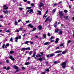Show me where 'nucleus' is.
<instances>
[{
  "label": "nucleus",
  "instance_id": "3",
  "mask_svg": "<svg viewBox=\"0 0 74 74\" xmlns=\"http://www.w3.org/2000/svg\"><path fill=\"white\" fill-rule=\"evenodd\" d=\"M49 16L47 18L46 20L45 21V22H47V21H49V22H51V21H52V18H51L48 20V19H49Z\"/></svg>",
  "mask_w": 74,
  "mask_h": 74
},
{
  "label": "nucleus",
  "instance_id": "21",
  "mask_svg": "<svg viewBox=\"0 0 74 74\" xmlns=\"http://www.w3.org/2000/svg\"><path fill=\"white\" fill-rule=\"evenodd\" d=\"M43 44L44 45H48V44H49V43L48 42H47L44 43Z\"/></svg>",
  "mask_w": 74,
  "mask_h": 74
},
{
  "label": "nucleus",
  "instance_id": "5",
  "mask_svg": "<svg viewBox=\"0 0 74 74\" xmlns=\"http://www.w3.org/2000/svg\"><path fill=\"white\" fill-rule=\"evenodd\" d=\"M61 52H62V50H58L57 51H55L54 53H60Z\"/></svg>",
  "mask_w": 74,
  "mask_h": 74
},
{
  "label": "nucleus",
  "instance_id": "15",
  "mask_svg": "<svg viewBox=\"0 0 74 74\" xmlns=\"http://www.w3.org/2000/svg\"><path fill=\"white\" fill-rule=\"evenodd\" d=\"M59 31H60V32H59V33L60 34H62L63 33V32H62V31L61 29H60Z\"/></svg>",
  "mask_w": 74,
  "mask_h": 74
},
{
  "label": "nucleus",
  "instance_id": "1",
  "mask_svg": "<svg viewBox=\"0 0 74 74\" xmlns=\"http://www.w3.org/2000/svg\"><path fill=\"white\" fill-rule=\"evenodd\" d=\"M66 63H67V62H65L62 63L60 65H61V66H62V68L64 69L66 67Z\"/></svg>",
  "mask_w": 74,
  "mask_h": 74
},
{
  "label": "nucleus",
  "instance_id": "19",
  "mask_svg": "<svg viewBox=\"0 0 74 74\" xmlns=\"http://www.w3.org/2000/svg\"><path fill=\"white\" fill-rule=\"evenodd\" d=\"M66 53H67V51L66 50H65L64 51H63L62 53V54H66Z\"/></svg>",
  "mask_w": 74,
  "mask_h": 74
},
{
  "label": "nucleus",
  "instance_id": "53",
  "mask_svg": "<svg viewBox=\"0 0 74 74\" xmlns=\"http://www.w3.org/2000/svg\"><path fill=\"white\" fill-rule=\"evenodd\" d=\"M45 63L46 64H48V61H46Z\"/></svg>",
  "mask_w": 74,
  "mask_h": 74
},
{
  "label": "nucleus",
  "instance_id": "36",
  "mask_svg": "<svg viewBox=\"0 0 74 74\" xmlns=\"http://www.w3.org/2000/svg\"><path fill=\"white\" fill-rule=\"evenodd\" d=\"M31 8L30 7H27V9L28 10H30V9H31Z\"/></svg>",
  "mask_w": 74,
  "mask_h": 74
},
{
  "label": "nucleus",
  "instance_id": "46",
  "mask_svg": "<svg viewBox=\"0 0 74 74\" xmlns=\"http://www.w3.org/2000/svg\"><path fill=\"white\" fill-rule=\"evenodd\" d=\"M25 22H26V23H29V21H26Z\"/></svg>",
  "mask_w": 74,
  "mask_h": 74
},
{
  "label": "nucleus",
  "instance_id": "12",
  "mask_svg": "<svg viewBox=\"0 0 74 74\" xmlns=\"http://www.w3.org/2000/svg\"><path fill=\"white\" fill-rule=\"evenodd\" d=\"M59 41V38H57L56 39V40L55 41V43H58Z\"/></svg>",
  "mask_w": 74,
  "mask_h": 74
},
{
  "label": "nucleus",
  "instance_id": "17",
  "mask_svg": "<svg viewBox=\"0 0 74 74\" xmlns=\"http://www.w3.org/2000/svg\"><path fill=\"white\" fill-rule=\"evenodd\" d=\"M28 26L29 27H30L31 28H33L34 27V26L33 25H32L31 24H29L28 25Z\"/></svg>",
  "mask_w": 74,
  "mask_h": 74
},
{
  "label": "nucleus",
  "instance_id": "55",
  "mask_svg": "<svg viewBox=\"0 0 74 74\" xmlns=\"http://www.w3.org/2000/svg\"><path fill=\"white\" fill-rule=\"evenodd\" d=\"M0 18H3V15H1Z\"/></svg>",
  "mask_w": 74,
  "mask_h": 74
},
{
  "label": "nucleus",
  "instance_id": "35",
  "mask_svg": "<svg viewBox=\"0 0 74 74\" xmlns=\"http://www.w3.org/2000/svg\"><path fill=\"white\" fill-rule=\"evenodd\" d=\"M19 30H18V29H16V30L15 31V32H19Z\"/></svg>",
  "mask_w": 74,
  "mask_h": 74
},
{
  "label": "nucleus",
  "instance_id": "45",
  "mask_svg": "<svg viewBox=\"0 0 74 74\" xmlns=\"http://www.w3.org/2000/svg\"><path fill=\"white\" fill-rule=\"evenodd\" d=\"M13 40V39H12V38L11 37L10 40V41H12Z\"/></svg>",
  "mask_w": 74,
  "mask_h": 74
},
{
  "label": "nucleus",
  "instance_id": "30",
  "mask_svg": "<svg viewBox=\"0 0 74 74\" xmlns=\"http://www.w3.org/2000/svg\"><path fill=\"white\" fill-rule=\"evenodd\" d=\"M26 50H30V48L29 47H27L26 48Z\"/></svg>",
  "mask_w": 74,
  "mask_h": 74
},
{
  "label": "nucleus",
  "instance_id": "34",
  "mask_svg": "<svg viewBox=\"0 0 74 74\" xmlns=\"http://www.w3.org/2000/svg\"><path fill=\"white\" fill-rule=\"evenodd\" d=\"M22 49V50L23 51V50H24V51H25V50H26V48H22V49Z\"/></svg>",
  "mask_w": 74,
  "mask_h": 74
},
{
  "label": "nucleus",
  "instance_id": "42",
  "mask_svg": "<svg viewBox=\"0 0 74 74\" xmlns=\"http://www.w3.org/2000/svg\"><path fill=\"white\" fill-rule=\"evenodd\" d=\"M56 5H57V3H54V4L53 7H55Z\"/></svg>",
  "mask_w": 74,
  "mask_h": 74
},
{
  "label": "nucleus",
  "instance_id": "52",
  "mask_svg": "<svg viewBox=\"0 0 74 74\" xmlns=\"http://www.w3.org/2000/svg\"><path fill=\"white\" fill-rule=\"evenodd\" d=\"M38 7L40 8H41V7H42V5H39Z\"/></svg>",
  "mask_w": 74,
  "mask_h": 74
},
{
  "label": "nucleus",
  "instance_id": "33",
  "mask_svg": "<svg viewBox=\"0 0 74 74\" xmlns=\"http://www.w3.org/2000/svg\"><path fill=\"white\" fill-rule=\"evenodd\" d=\"M56 9H53V12H52V13H53V12H55L56 11Z\"/></svg>",
  "mask_w": 74,
  "mask_h": 74
},
{
  "label": "nucleus",
  "instance_id": "8",
  "mask_svg": "<svg viewBox=\"0 0 74 74\" xmlns=\"http://www.w3.org/2000/svg\"><path fill=\"white\" fill-rule=\"evenodd\" d=\"M50 56H49V57L50 58H51V57H52L53 56H55V54L53 53H51V54H50L49 55Z\"/></svg>",
  "mask_w": 74,
  "mask_h": 74
},
{
  "label": "nucleus",
  "instance_id": "7",
  "mask_svg": "<svg viewBox=\"0 0 74 74\" xmlns=\"http://www.w3.org/2000/svg\"><path fill=\"white\" fill-rule=\"evenodd\" d=\"M21 36H18L16 37L15 38L16 40H18V39H21Z\"/></svg>",
  "mask_w": 74,
  "mask_h": 74
},
{
  "label": "nucleus",
  "instance_id": "26",
  "mask_svg": "<svg viewBox=\"0 0 74 74\" xmlns=\"http://www.w3.org/2000/svg\"><path fill=\"white\" fill-rule=\"evenodd\" d=\"M50 68H49L48 69H46V71H47V72H49V69Z\"/></svg>",
  "mask_w": 74,
  "mask_h": 74
},
{
  "label": "nucleus",
  "instance_id": "6",
  "mask_svg": "<svg viewBox=\"0 0 74 74\" xmlns=\"http://www.w3.org/2000/svg\"><path fill=\"white\" fill-rule=\"evenodd\" d=\"M63 18L65 19V20H67V19H69V16H67L66 17L64 16Z\"/></svg>",
  "mask_w": 74,
  "mask_h": 74
},
{
  "label": "nucleus",
  "instance_id": "22",
  "mask_svg": "<svg viewBox=\"0 0 74 74\" xmlns=\"http://www.w3.org/2000/svg\"><path fill=\"white\" fill-rule=\"evenodd\" d=\"M9 45H10V44H9V43H7L5 46V48H7V47H9Z\"/></svg>",
  "mask_w": 74,
  "mask_h": 74
},
{
  "label": "nucleus",
  "instance_id": "29",
  "mask_svg": "<svg viewBox=\"0 0 74 74\" xmlns=\"http://www.w3.org/2000/svg\"><path fill=\"white\" fill-rule=\"evenodd\" d=\"M14 53V51H11L10 52V54H12Z\"/></svg>",
  "mask_w": 74,
  "mask_h": 74
},
{
  "label": "nucleus",
  "instance_id": "32",
  "mask_svg": "<svg viewBox=\"0 0 74 74\" xmlns=\"http://www.w3.org/2000/svg\"><path fill=\"white\" fill-rule=\"evenodd\" d=\"M71 42V40H69L68 41V44H70Z\"/></svg>",
  "mask_w": 74,
  "mask_h": 74
},
{
  "label": "nucleus",
  "instance_id": "60",
  "mask_svg": "<svg viewBox=\"0 0 74 74\" xmlns=\"http://www.w3.org/2000/svg\"><path fill=\"white\" fill-rule=\"evenodd\" d=\"M10 68L9 67H8L6 69V70H8L10 69Z\"/></svg>",
  "mask_w": 74,
  "mask_h": 74
},
{
  "label": "nucleus",
  "instance_id": "56",
  "mask_svg": "<svg viewBox=\"0 0 74 74\" xmlns=\"http://www.w3.org/2000/svg\"><path fill=\"white\" fill-rule=\"evenodd\" d=\"M4 46H5V44H3L2 46V48H4Z\"/></svg>",
  "mask_w": 74,
  "mask_h": 74
},
{
  "label": "nucleus",
  "instance_id": "41",
  "mask_svg": "<svg viewBox=\"0 0 74 74\" xmlns=\"http://www.w3.org/2000/svg\"><path fill=\"white\" fill-rule=\"evenodd\" d=\"M63 43H62L60 45V47H63Z\"/></svg>",
  "mask_w": 74,
  "mask_h": 74
},
{
  "label": "nucleus",
  "instance_id": "39",
  "mask_svg": "<svg viewBox=\"0 0 74 74\" xmlns=\"http://www.w3.org/2000/svg\"><path fill=\"white\" fill-rule=\"evenodd\" d=\"M53 62L54 64H57L58 63V61H54Z\"/></svg>",
  "mask_w": 74,
  "mask_h": 74
},
{
  "label": "nucleus",
  "instance_id": "4",
  "mask_svg": "<svg viewBox=\"0 0 74 74\" xmlns=\"http://www.w3.org/2000/svg\"><path fill=\"white\" fill-rule=\"evenodd\" d=\"M9 58L10 59H11L13 61H14V60H15V59L14 58L12 57V56H10Z\"/></svg>",
  "mask_w": 74,
  "mask_h": 74
},
{
  "label": "nucleus",
  "instance_id": "23",
  "mask_svg": "<svg viewBox=\"0 0 74 74\" xmlns=\"http://www.w3.org/2000/svg\"><path fill=\"white\" fill-rule=\"evenodd\" d=\"M37 12L40 15H41V12L40 10H38Z\"/></svg>",
  "mask_w": 74,
  "mask_h": 74
},
{
  "label": "nucleus",
  "instance_id": "28",
  "mask_svg": "<svg viewBox=\"0 0 74 74\" xmlns=\"http://www.w3.org/2000/svg\"><path fill=\"white\" fill-rule=\"evenodd\" d=\"M33 51H30V52H29V55H32V54L33 53Z\"/></svg>",
  "mask_w": 74,
  "mask_h": 74
},
{
  "label": "nucleus",
  "instance_id": "59",
  "mask_svg": "<svg viewBox=\"0 0 74 74\" xmlns=\"http://www.w3.org/2000/svg\"><path fill=\"white\" fill-rule=\"evenodd\" d=\"M30 43L31 44H33V42L31 41L30 42Z\"/></svg>",
  "mask_w": 74,
  "mask_h": 74
},
{
  "label": "nucleus",
  "instance_id": "11",
  "mask_svg": "<svg viewBox=\"0 0 74 74\" xmlns=\"http://www.w3.org/2000/svg\"><path fill=\"white\" fill-rule=\"evenodd\" d=\"M36 54V52H34L33 53V54L32 56V57L34 58V57H35Z\"/></svg>",
  "mask_w": 74,
  "mask_h": 74
},
{
  "label": "nucleus",
  "instance_id": "63",
  "mask_svg": "<svg viewBox=\"0 0 74 74\" xmlns=\"http://www.w3.org/2000/svg\"><path fill=\"white\" fill-rule=\"evenodd\" d=\"M49 56H50L49 54L47 55V58H49Z\"/></svg>",
  "mask_w": 74,
  "mask_h": 74
},
{
  "label": "nucleus",
  "instance_id": "58",
  "mask_svg": "<svg viewBox=\"0 0 74 74\" xmlns=\"http://www.w3.org/2000/svg\"><path fill=\"white\" fill-rule=\"evenodd\" d=\"M48 10H47L45 14V15H46V14H47V13H48Z\"/></svg>",
  "mask_w": 74,
  "mask_h": 74
},
{
  "label": "nucleus",
  "instance_id": "37",
  "mask_svg": "<svg viewBox=\"0 0 74 74\" xmlns=\"http://www.w3.org/2000/svg\"><path fill=\"white\" fill-rule=\"evenodd\" d=\"M27 43H29V41H26L25 42V44H27Z\"/></svg>",
  "mask_w": 74,
  "mask_h": 74
},
{
  "label": "nucleus",
  "instance_id": "44",
  "mask_svg": "<svg viewBox=\"0 0 74 74\" xmlns=\"http://www.w3.org/2000/svg\"><path fill=\"white\" fill-rule=\"evenodd\" d=\"M6 32H7V33H10V31L9 30H7L6 31Z\"/></svg>",
  "mask_w": 74,
  "mask_h": 74
},
{
  "label": "nucleus",
  "instance_id": "43",
  "mask_svg": "<svg viewBox=\"0 0 74 74\" xmlns=\"http://www.w3.org/2000/svg\"><path fill=\"white\" fill-rule=\"evenodd\" d=\"M31 6L32 7H33V6H34V3H32L31 4Z\"/></svg>",
  "mask_w": 74,
  "mask_h": 74
},
{
  "label": "nucleus",
  "instance_id": "20",
  "mask_svg": "<svg viewBox=\"0 0 74 74\" xmlns=\"http://www.w3.org/2000/svg\"><path fill=\"white\" fill-rule=\"evenodd\" d=\"M37 60H39V61H40V62H41L42 60V58H39V59H38Z\"/></svg>",
  "mask_w": 74,
  "mask_h": 74
},
{
  "label": "nucleus",
  "instance_id": "61",
  "mask_svg": "<svg viewBox=\"0 0 74 74\" xmlns=\"http://www.w3.org/2000/svg\"><path fill=\"white\" fill-rule=\"evenodd\" d=\"M21 21V19H19L18 20V22H20Z\"/></svg>",
  "mask_w": 74,
  "mask_h": 74
},
{
  "label": "nucleus",
  "instance_id": "18",
  "mask_svg": "<svg viewBox=\"0 0 74 74\" xmlns=\"http://www.w3.org/2000/svg\"><path fill=\"white\" fill-rule=\"evenodd\" d=\"M59 30L60 29L57 28L56 29H55V32L56 33H58V32H59Z\"/></svg>",
  "mask_w": 74,
  "mask_h": 74
},
{
  "label": "nucleus",
  "instance_id": "48",
  "mask_svg": "<svg viewBox=\"0 0 74 74\" xmlns=\"http://www.w3.org/2000/svg\"><path fill=\"white\" fill-rule=\"evenodd\" d=\"M42 59H43V60H45V57H43L42 58Z\"/></svg>",
  "mask_w": 74,
  "mask_h": 74
},
{
  "label": "nucleus",
  "instance_id": "2",
  "mask_svg": "<svg viewBox=\"0 0 74 74\" xmlns=\"http://www.w3.org/2000/svg\"><path fill=\"white\" fill-rule=\"evenodd\" d=\"M59 14L60 15V18H62L64 16V15H63V14H62V12L61 11H60L59 12Z\"/></svg>",
  "mask_w": 74,
  "mask_h": 74
},
{
  "label": "nucleus",
  "instance_id": "27",
  "mask_svg": "<svg viewBox=\"0 0 74 74\" xmlns=\"http://www.w3.org/2000/svg\"><path fill=\"white\" fill-rule=\"evenodd\" d=\"M29 11H30L31 12L34 13V12H33V9H31L30 10H29Z\"/></svg>",
  "mask_w": 74,
  "mask_h": 74
},
{
  "label": "nucleus",
  "instance_id": "64",
  "mask_svg": "<svg viewBox=\"0 0 74 74\" xmlns=\"http://www.w3.org/2000/svg\"><path fill=\"white\" fill-rule=\"evenodd\" d=\"M60 55H61V54H58L57 55V56H60Z\"/></svg>",
  "mask_w": 74,
  "mask_h": 74
},
{
  "label": "nucleus",
  "instance_id": "51",
  "mask_svg": "<svg viewBox=\"0 0 74 74\" xmlns=\"http://www.w3.org/2000/svg\"><path fill=\"white\" fill-rule=\"evenodd\" d=\"M53 38V36H52L50 38V40H52Z\"/></svg>",
  "mask_w": 74,
  "mask_h": 74
},
{
  "label": "nucleus",
  "instance_id": "54",
  "mask_svg": "<svg viewBox=\"0 0 74 74\" xmlns=\"http://www.w3.org/2000/svg\"><path fill=\"white\" fill-rule=\"evenodd\" d=\"M19 9L20 10H23L22 8H19Z\"/></svg>",
  "mask_w": 74,
  "mask_h": 74
},
{
  "label": "nucleus",
  "instance_id": "25",
  "mask_svg": "<svg viewBox=\"0 0 74 74\" xmlns=\"http://www.w3.org/2000/svg\"><path fill=\"white\" fill-rule=\"evenodd\" d=\"M43 37L44 38H46V34H43Z\"/></svg>",
  "mask_w": 74,
  "mask_h": 74
},
{
  "label": "nucleus",
  "instance_id": "50",
  "mask_svg": "<svg viewBox=\"0 0 74 74\" xmlns=\"http://www.w3.org/2000/svg\"><path fill=\"white\" fill-rule=\"evenodd\" d=\"M37 55H38V56H39V57H41V55L40 54H38Z\"/></svg>",
  "mask_w": 74,
  "mask_h": 74
},
{
  "label": "nucleus",
  "instance_id": "38",
  "mask_svg": "<svg viewBox=\"0 0 74 74\" xmlns=\"http://www.w3.org/2000/svg\"><path fill=\"white\" fill-rule=\"evenodd\" d=\"M45 73H46V71H45L44 72H42L41 73V74H45Z\"/></svg>",
  "mask_w": 74,
  "mask_h": 74
},
{
  "label": "nucleus",
  "instance_id": "16",
  "mask_svg": "<svg viewBox=\"0 0 74 74\" xmlns=\"http://www.w3.org/2000/svg\"><path fill=\"white\" fill-rule=\"evenodd\" d=\"M30 64V62H27L26 63H25L24 64H25V65H29V64Z\"/></svg>",
  "mask_w": 74,
  "mask_h": 74
},
{
  "label": "nucleus",
  "instance_id": "57",
  "mask_svg": "<svg viewBox=\"0 0 74 74\" xmlns=\"http://www.w3.org/2000/svg\"><path fill=\"white\" fill-rule=\"evenodd\" d=\"M22 70H25V68L24 67H22Z\"/></svg>",
  "mask_w": 74,
  "mask_h": 74
},
{
  "label": "nucleus",
  "instance_id": "14",
  "mask_svg": "<svg viewBox=\"0 0 74 74\" xmlns=\"http://www.w3.org/2000/svg\"><path fill=\"white\" fill-rule=\"evenodd\" d=\"M3 12H4V13L5 14H7L8 13V10H4L3 11Z\"/></svg>",
  "mask_w": 74,
  "mask_h": 74
},
{
  "label": "nucleus",
  "instance_id": "40",
  "mask_svg": "<svg viewBox=\"0 0 74 74\" xmlns=\"http://www.w3.org/2000/svg\"><path fill=\"white\" fill-rule=\"evenodd\" d=\"M27 3H28V4H30V1H27Z\"/></svg>",
  "mask_w": 74,
  "mask_h": 74
},
{
  "label": "nucleus",
  "instance_id": "10",
  "mask_svg": "<svg viewBox=\"0 0 74 74\" xmlns=\"http://www.w3.org/2000/svg\"><path fill=\"white\" fill-rule=\"evenodd\" d=\"M13 67L15 69H16L17 70H18V66H16V65L14 66H13Z\"/></svg>",
  "mask_w": 74,
  "mask_h": 74
},
{
  "label": "nucleus",
  "instance_id": "31",
  "mask_svg": "<svg viewBox=\"0 0 74 74\" xmlns=\"http://www.w3.org/2000/svg\"><path fill=\"white\" fill-rule=\"evenodd\" d=\"M35 30H36V27L34 28L32 30V32H34V31H35Z\"/></svg>",
  "mask_w": 74,
  "mask_h": 74
},
{
  "label": "nucleus",
  "instance_id": "13",
  "mask_svg": "<svg viewBox=\"0 0 74 74\" xmlns=\"http://www.w3.org/2000/svg\"><path fill=\"white\" fill-rule=\"evenodd\" d=\"M4 7V9H5V10H7L8 9V7H7V6L6 5H5L3 6Z\"/></svg>",
  "mask_w": 74,
  "mask_h": 74
},
{
  "label": "nucleus",
  "instance_id": "24",
  "mask_svg": "<svg viewBox=\"0 0 74 74\" xmlns=\"http://www.w3.org/2000/svg\"><path fill=\"white\" fill-rule=\"evenodd\" d=\"M14 24L15 25H18V23H17V21H16V20L14 21Z\"/></svg>",
  "mask_w": 74,
  "mask_h": 74
},
{
  "label": "nucleus",
  "instance_id": "47",
  "mask_svg": "<svg viewBox=\"0 0 74 74\" xmlns=\"http://www.w3.org/2000/svg\"><path fill=\"white\" fill-rule=\"evenodd\" d=\"M47 35H48V36L49 37V36H51V34H50L49 33H48L47 34Z\"/></svg>",
  "mask_w": 74,
  "mask_h": 74
},
{
  "label": "nucleus",
  "instance_id": "49",
  "mask_svg": "<svg viewBox=\"0 0 74 74\" xmlns=\"http://www.w3.org/2000/svg\"><path fill=\"white\" fill-rule=\"evenodd\" d=\"M40 4L42 5V6H43V5H44V4H43V3L41 2H40Z\"/></svg>",
  "mask_w": 74,
  "mask_h": 74
},
{
  "label": "nucleus",
  "instance_id": "62",
  "mask_svg": "<svg viewBox=\"0 0 74 74\" xmlns=\"http://www.w3.org/2000/svg\"><path fill=\"white\" fill-rule=\"evenodd\" d=\"M54 26L56 28V27H57V25H54Z\"/></svg>",
  "mask_w": 74,
  "mask_h": 74
},
{
  "label": "nucleus",
  "instance_id": "9",
  "mask_svg": "<svg viewBox=\"0 0 74 74\" xmlns=\"http://www.w3.org/2000/svg\"><path fill=\"white\" fill-rule=\"evenodd\" d=\"M38 29L39 30H41L42 29V26L41 25H40L38 27Z\"/></svg>",
  "mask_w": 74,
  "mask_h": 74
}]
</instances>
